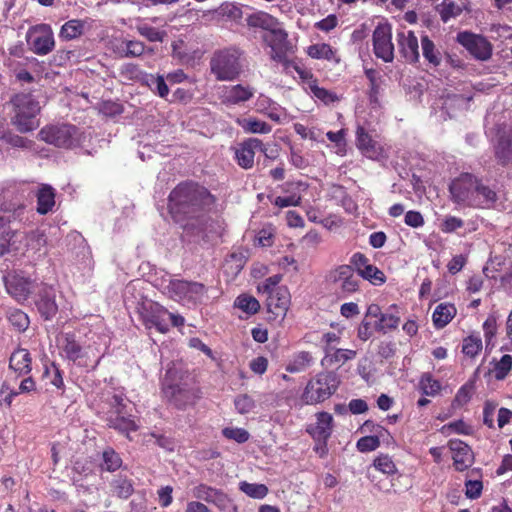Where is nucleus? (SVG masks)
I'll return each mask as SVG.
<instances>
[{
    "label": "nucleus",
    "instance_id": "f257e3e1",
    "mask_svg": "<svg viewBox=\"0 0 512 512\" xmlns=\"http://www.w3.org/2000/svg\"><path fill=\"white\" fill-rule=\"evenodd\" d=\"M217 198L204 185L186 180L178 183L168 196V211L176 223L184 227L188 220H198L210 212Z\"/></svg>",
    "mask_w": 512,
    "mask_h": 512
},
{
    "label": "nucleus",
    "instance_id": "f03ea898",
    "mask_svg": "<svg viewBox=\"0 0 512 512\" xmlns=\"http://www.w3.org/2000/svg\"><path fill=\"white\" fill-rule=\"evenodd\" d=\"M162 393L167 401L177 409L194 405L200 398V390L194 378L176 368L166 371L162 382Z\"/></svg>",
    "mask_w": 512,
    "mask_h": 512
},
{
    "label": "nucleus",
    "instance_id": "7ed1b4c3",
    "mask_svg": "<svg viewBox=\"0 0 512 512\" xmlns=\"http://www.w3.org/2000/svg\"><path fill=\"white\" fill-rule=\"evenodd\" d=\"M60 349L65 359L89 371L96 370L104 357L98 345L94 343L82 346L74 333H65L62 336Z\"/></svg>",
    "mask_w": 512,
    "mask_h": 512
},
{
    "label": "nucleus",
    "instance_id": "20e7f679",
    "mask_svg": "<svg viewBox=\"0 0 512 512\" xmlns=\"http://www.w3.org/2000/svg\"><path fill=\"white\" fill-rule=\"evenodd\" d=\"M341 384L340 376L334 371H321L310 378L301 394L306 405H316L331 398Z\"/></svg>",
    "mask_w": 512,
    "mask_h": 512
},
{
    "label": "nucleus",
    "instance_id": "39448f33",
    "mask_svg": "<svg viewBox=\"0 0 512 512\" xmlns=\"http://www.w3.org/2000/svg\"><path fill=\"white\" fill-rule=\"evenodd\" d=\"M281 280L282 276L276 274L266 278L257 286L258 293L266 296L267 311L274 316V319H283L291 302L288 288L279 285Z\"/></svg>",
    "mask_w": 512,
    "mask_h": 512
},
{
    "label": "nucleus",
    "instance_id": "423d86ee",
    "mask_svg": "<svg viewBox=\"0 0 512 512\" xmlns=\"http://www.w3.org/2000/svg\"><path fill=\"white\" fill-rule=\"evenodd\" d=\"M38 137L44 142L59 148L72 149L84 142V133L72 124L47 125L43 127Z\"/></svg>",
    "mask_w": 512,
    "mask_h": 512
},
{
    "label": "nucleus",
    "instance_id": "0eeeda50",
    "mask_svg": "<svg viewBox=\"0 0 512 512\" xmlns=\"http://www.w3.org/2000/svg\"><path fill=\"white\" fill-rule=\"evenodd\" d=\"M210 70L218 81H232L241 73L240 53L226 48L216 51L210 60Z\"/></svg>",
    "mask_w": 512,
    "mask_h": 512
},
{
    "label": "nucleus",
    "instance_id": "6e6552de",
    "mask_svg": "<svg viewBox=\"0 0 512 512\" xmlns=\"http://www.w3.org/2000/svg\"><path fill=\"white\" fill-rule=\"evenodd\" d=\"M141 316L146 328L154 327L163 334L169 331L170 326L180 327L184 325V318L181 315L173 314L155 302L144 306Z\"/></svg>",
    "mask_w": 512,
    "mask_h": 512
},
{
    "label": "nucleus",
    "instance_id": "1a4fd4ad",
    "mask_svg": "<svg viewBox=\"0 0 512 512\" xmlns=\"http://www.w3.org/2000/svg\"><path fill=\"white\" fill-rule=\"evenodd\" d=\"M207 292V287L196 281L173 279L167 286V293L171 299L193 305L202 303Z\"/></svg>",
    "mask_w": 512,
    "mask_h": 512
},
{
    "label": "nucleus",
    "instance_id": "9d476101",
    "mask_svg": "<svg viewBox=\"0 0 512 512\" xmlns=\"http://www.w3.org/2000/svg\"><path fill=\"white\" fill-rule=\"evenodd\" d=\"M325 281L344 295H350L359 290L360 280L350 264H342L329 270Z\"/></svg>",
    "mask_w": 512,
    "mask_h": 512
},
{
    "label": "nucleus",
    "instance_id": "9b49d317",
    "mask_svg": "<svg viewBox=\"0 0 512 512\" xmlns=\"http://www.w3.org/2000/svg\"><path fill=\"white\" fill-rule=\"evenodd\" d=\"M478 177L471 173H461L449 185L451 200L457 205L471 207L474 204V194Z\"/></svg>",
    "mask_w": 512,
    "mask_h": 512
},
{
    "label": "nucleus",
    "instance_id": "f8f14e48",
    "mask_svg": "<svg viewBox=\"0 0 512 512\" xmlns=\"http://www.w3.org/2000/svg\"><path fill=\"white\" fill-rule=\"evenodd\" d=\"M456 41L478 61L485 62L492 57L493 45L481 34H476L471 31H461L457 34Z\"/></svg>",
    "mask_w": 512,
    "mask_h": 512
},
{
    "label": "nucleus",
    "instance_id": "ddd939ff",
    "mask_svg": "<svg viewBox=\"0 0 512 512\" xmlns=\"http://www.w3.org/2000/svg\"><path fill=\"white\" fill-rule=\"evenodd\" d=\"M374 55L385 63L394 60V44L392 42V27L389 23H379L372 35Z\"/></svg>",
    "mask_w": 512,
    "mask_h": 512
},
{
    "label": "nucleus",
    "instance_id": "4468645a",
    "mask_svg": "<svg viewBox=\"0 0 512 512\" xmlns=\"http://www.w3.org/2000/svg\"><path fill=\"white\" fill-rule=\"evenodd\" d=\"M14 116L13 125L20 132L32 130V94L19 93L11 99Z\"/></svg>",
    "mask_w": 512,
    "mask_h": 512
},
{
    "label": "nucleus",
    "instance_id": "2eb2a0df",
    "mask_svg": "<svg viewBox=\"0 0 512 512\" xmlns=\"http://www.w3.org/2000/svg\"><path fill=\"white\" fill-rule=\"evenodd\" d=\"M350 265L357 272L358 278L361 277L375 286H380L386 282L384 272L372 265L369 258L361 252H356L351 256Z\"/></svg>",
    "mask_w": 512,
    "mask_h": 512
},
{
    "label": "nucleus",
    "instance_id": "dca6fc26",
    "mask_svg": "<svg viewBox=\"0 0 512 512\" xmlns=\"http://www.w3.org/2000/svg\"><path fill=\"white\" fill-rule=\"evenodd\" d=\"M266 152L263 142L258 138H249L235 147V160L237 164L245 169H251L254 165L255 151Z\"/></svg>",
    "mask_w": 512,
    "mask_h": 512
},
{
    "label": "nucleus",
    "instance_id": "f3484780",
    "mask_svg": "<svg viewBox=\"0 0 512 512\" xmlns=\"http://www.w3.org/2000/svg\"><path fill=\"white\" fill-rule=\"evenodd\" d=\"M448 447L452 451L453 466L457 471H465L474 463L472 449L459 439H451Z\"/></svg>",
    "mask_w": 512,
    "mask_h": 512
},
{
    "label": "nucleus",
    "instance_id": "a211bd4d",
    "mask_svg": "<svg viewBox=\"0 0 512 512\" xmlns=\"http://www.w3.org/2000/svg\"><path fill=\"white\" fill-rule=\"evenodd\" d=\"M263 40L271 49V59L280 58L283 53L293 52V47L288 40V33L280 26L267 33Z\"/></svg>",
    "mask_w": 512,
    "mask_h": 512
},
{
    "label": "nucleus",
    "instance_id": "6ab92c4d",
    "mask_svg": "<svg viewBox=\"0 0 512 512\" xmlns=\"http://www.w3.org/2000/svg\"><path fill=\"white\" fill-rule=\"evenodd\" d=\"M397 44L399 52L409 63H417L420 58L418 39L414 32L399 31L397 32Z\"/></svg>",
    "mask_w": 512,
    "mask_h": 512
},
{
    "label": "nucleus",
    "instance_id": "aec40b11",
    "mask_svg": "<svg viewBox=\"0 0 512 512\" xmlns=\"http://www.w3.org/2000/svg\"><path fill=\"white\" fill-rule=\"evenodd\" d=\"M316 422L308 425L306 431L314 440H329L332 435L334 418L332 414L321 411L315 414Z\"/></svg>",
    "mask_w": 512,
    "mask_h": 512
},
{
    "label": "nucleus",
    "instance_id": "412c9836",
    "mask_svg": "<svg viewBox=\"0 0 512 512\" xmlns=\"http://www.w3.org/2000/svg\"><path fill=\"white\" fill-rule=\"evenodd\" d=\"M55 47L52 28L48 24L34 26V54L46 55Z\"/></svg>",
    "mask_w": 512,
    "mask_h": 512
},
{
    "label": "nucleus",
    "instance_id": "4be33fe9",
    "mask_svg": "<svg viewBox=\"0 0 512 512\" xmlns=\"http://www.w3.org/2000/svg\"><path fill=\"white\" fill-rule=\"evenodd\" d=\"M107 426L125 435L130 439L129 434L138 430L139 426L132 415L127 413L119 414V412H107Z\"/></svg>",
    "mask_w": 512,
    "mask_h": 512
},
{
    "label": "nucleus",
    "instance_id": "5701e85b",
    "mask_svg": "<svg viewBox=\"0 0 512 512\" xmlns=\"http://www.w3.org/2000/svg\"><path fill=\"white\" fill-rule=\"evenodd\" d=\"M39 299L35 302L38 312L44 320H51L58 311L55 293L51 287H42L38 291Z\"/></svg>",
    "mask_w": 512,
    "mask_h": 512
},
{
    "label": "nucleus",
    "instance_id": "b1692460",
    "mask_svg": "<svg viewBox=\"0 0 512 512\" xmlns=\"http://www.w3.org/2000/svg\"><path fill=\"white\" fill-rule=\"evenodd\" d=\"M193 497L203 500L207 503H213L217 506L225 505L228 501L227 495L220 489L211 487L207 484H198L192 489Z\"/></svg>",
    "mask_w": 512,
    "mask_h": 512
},
{
    "label": "nucleus",
    "instance_id": "393cba45",
    "mask_svg": "<svg viewBox=\"0 0 512 512\" xmlns=\"http://www.w3.org/2000/svg\"><path fill=\"white\" fill-rule=\"evenodd\" d=\"M254 96V89L241 84L226 87L222 102L226 105H239L249 101Z\"/></svg>",
    "mask_w": 512,
    "mask_h": 512
},
{
    "label": "nucleus",
    "instance_id": "a878e982",
    "mask_svg": "<svg viewBox=\"0 0 512 512\" xmlns=\"http://www.w3.org/2000/svg\"><path fill=\"white\" fill-rule=\"evenodd\" d=\"M37 212L46 215L53 211L56 204V190L49 184H41L36 192Z\"/></svg>",
    "mask_w": 512,
    "mask_h": 512
},
{
    "label": "nucleus",
    "instance_id": "bb28decb",
    "mask_svg": "<svg viewBox=\"0 0 512 512\" xmlns=\"http://www.w3.org/2000/svg\"><path fill=\"white\" fill-rule=\"evenodd\" d=\"M306 53L309 57L316 60H326L333 65H338L341 62V57L337 49L333 48L328 43H317L310 45Z\"/></svg>",
    "mask_w": 512,
    "mask_h": 512
},
{
    "label": "nucleus",
    "instance_id": "cd10ccee",
    "mask_svg": "<svg viewBox=\"0 0 512 512\" xmlns=\"http://www.w3.org/2000/svg\"><path fill=\"white\" fill-rule=\"evenodd\" d=\"M399 324L400 316L398 306L396 304H392L386 312H383L380 315V319L374 322V329L377 332L386 334L397 329Z\"/></svg>",
    "mask_w": 512,
    "mask_h": 512
},
{
    "label": "nucleus",
    "instance_id": "c85d7f7f",
    "mask_svg": "<svg viewBox=\"0 0 512 512\" xmlns=\"http://www.w3.org/2000/svg\"><path fill=\"white\" fill-rule=\"evenodd\" d=\"M315 362L314 356L309 351L295 352L285 366V370L289 373H301L307 371Z\"/></svg>",
    "mask_w": 512,
    "mask_h": 512
},
{
    "label": "nucleus",
    "instance_id": "c756f323",
    "mask_svg": "<svg viewBox=\"0 0 512 512\" xmlns=\"http://www.w3.org/2000/svg\"><path fill=\"white\" fill-rule=\"evenodd\" d=\"M457 309L454 304L440 303L436 306L433 314L432 321L436 329H442L447 326L451 320L456 316Z\"/></svg>",
    "mask_w": 512,
    "mask_h": 512
},
{
    "label": "nucleus",
    "instance_id": "7c9ffc66",
    "mask_svg": "<svg viewBox=\"0 0 512 512\" xmlns=\"http://www.w3.org/2000/svg\"><path fill=\"white\" fill-rule=\"evenodd\" d=\"M356 351L352 349H333L326 351V354L321 360L323 367L341 366L349 360L356 357Z\"/></svg>",
    "mask_w": 512,
    "mask_h": 512
},
{
    "label": "nucleus",
    "instance_id": "2f4dec72",
    "mask_svg": "<svg viewBox=\"0 0 512 512\" xmlns=\"http://www.w3.org/2000/svg\"><path fill=\"white\" fill-rule=\"evenodd\" d=\"M474 196V204H471L473 208H489L491 207L497 200V195L494 190H492L489 186L484 185L482 180L478 178L477 188L475 189Z\"/></svg>",
    "mask_w": 512,
    "mask_h": 512
},
{
    "label": "nucleus",
    "instance_id": "473e14b6",
    "mask_svg": "<svg viewBox=\"0 0 512 512\" xmlns=\"http://www.w3.org/2000/svg\"><path fill=\"white\" fill-rule=\"evenodd\" d=\"M246 22L249 27L261 28L266 30L268 33L274 30L277 26H280V22L277 18L263 11H258L249 15L246 18Z\"/></svg>",
    "mask_w": 512,
    "mask_h": 512
},
{
    "label": "nucleus",
    "instance_id": "72a5a7b5",
    "mask_svg": "<svg viewBox=\"0 0 512 512\" xmlns=\"http://www.w3.org/2000/svg\"><path fill=\"white\" fill-rule=\"evenodd\" d=\"M495 157L499 164L506 166L512 163V135L502 134L495 146Z\"/></svg>",
    "mask_w": 512,
    "mask_h": 512
},
{
    "label": "nucleus",
    "instance_id": "f704fd0d",
    "mask_svg": "<svg viewBox=\"0 0 512 512\" xmlns=\"http://www.w3.org/2000/svg\"><path fill=\"white\" fill-rule=\"evenodd\" d=\"M356 143L358 149L368 157H373L378 154V144L372 136L359 126L356 130Z\"/></svg>",
    "mask_w": 512,
    "mask_h": 512
},
{
    "label": "nucleus",
    "instance_id": "c9c22d12",
    "mask_svg": "<svg viewBox=\"0 0 512 512\" xmlns=\"http://www.w3.org/2000/svg\"><path fill=\"white\" fill-rule=\"evenodd\" d=\"M6 287L9 294L18 301L27 300L31 293V284L24 278L14 277L6 283Z\"/></svg>",
    "mask_w": 512,
    "mask_h": 512
},
{
    "label": "nucleus",
    "instance_id": "e433bc0d",
    "mask_svg": "<svg viewBox=\"0 0 512 512\" xmlns=\"http://www.w3.org/2000/svg\"><path fill=\"white\" fill-rule=\"evenodd\" d=\"M31 358L27 349H18L12 353L9 367L19 375L30 371Z\"/></svg>",
    "mask_w": 512,
    "mask_h": 512
},
{
    "label": "nucleus",
    "instance_id": "4c0bfd02",
    "mask_svg": "<svg viewBox=\"0 0 512 512\" xmlns=\"http://www.w3.org/2000/svg\"><path fill=\"white\" fill-rule=\"evenodd\" d=\"M468 475L471 479L465 481V495L469 499H478L483 490L481 470L472 469Z\"/></svg>",
    "mask_w": 512,
    "mask_h": 512
},
{
    "label": "nucleus",
    "instance_id": "58836bf2",
    "mask_svg": "<svg viewBox=\"0 0 512 512\" xmlns=\"http://www.w3.org/2000/svg\"><path fill=\"white\" fill-rule=\"evenodd\" d=\"M206 13L215 15L218 19L237 21L242 18L241 8L230 2L222 3L218 8L209 10Z\"/></svg>",
    "mask_w": 512,
    "mask_h": 512
},
{
    "label": "nucleus",
    "instance_id": "ea45409f",
    "mask_svg": "<svg viewBox=\"0 0 512 512\" xmlns=\"http://www.w3.org/2000/svg\"><path fill=\"white\" fill-rule=\"evenodd\" d=\"M237 124L246 133L268 134L272 130V126L269 123L253 117L238 119Z\"/></svg>",
    "mask_w": 512,
    "mask_h": 512
},
{
    "label": "nucleus",
    "instance_id": "a19ab883",
    "mask_svg": "<svg viewBox=\"0 0 512 512\" xmlns=\"http://www.w3.org/2000/svg\"><path fill=\"white\" fill-rule=\"evenodd\" d=\"M421 49L424 59L430 65L437 67L441 64V53L428 35H423L421 37Z\"/></svg>",
    "mask_w": 512,
    "mask_h": 512
},
{
    "label": "nucleus",
    "instance_id": "79ce46f5",
    "mask_svg": "<svg viewBox=\"0 0 512 512\" xmlns=\"http://www.w3.org/2000/svg\"><path fill=\"white\" fill-rule=\"evenodd\" d=\"M234 308L240 309L247 316L254 315L260 310L259 301L252 295L243 293L236 297L233 304Z\"/></svg>",
    "mask_w": 512,
    "mask_h": 512
},
{
    "label": "nucleus",
    "instance_id": "37998d69",
    "mask_svg": "<svg viewBox=\"0 0 512 512\" xmlns=\"http://www.w3.org/2000/svg\"><path fill=\"white\" fill-rule=\"evenodd\" d=\"M142 82L146 84L151 91L160 96L161 98H165L169 94V88L164 80L163 76L153 75V74H143Z\"/></svg>",
    "mask_w": 512,
    "mask_h": 512
},
{
    "label": "nucleus",
    "instance_id": "c03bdc74",
    "mask_svg": "<svg viewBox=\"0 0 512 512\" xmlns=\"http://www.w3.org/2000/svg\"><path fill=\"white\" fill-rule=\"evenodd\" d=\"M84 22L79 19H72L62 25L59 37L64 40H72L83 34Z\"/></svg>",
    "mask_w": 512,
    "mask_h": 512
},
{
    "label": "nucleus",
    "instance_id": "a18cd8bd",
    "mask_svg": "<svg viewBox=\"0 0 512 512\" xmlns=\"http://www.w3.org/2000/svg\"><path fill=\"white\" fill-rule=\"evenodd\" d=\"M437 11L440 15V19L444 23H447L449 20L460 16L463 12V9L453 0H443L441 4L438 5Z\"/></svg>",
    "mask_w": 512,
    "mask_h": 512
},
{
    "label": "nucleus",
    "instance_id": "49530a36",
    "mask_svg": "<svg viewBox=\"0 0 512 512\" xmlns=\"http://www.w3.org/2000/svg\"><path fill=\"white\" fill-rule=\"evenodd\" d=\"M419 389L422 394L434 397L440 393L442 386L430 373H424L419 380Z\"/></svg>",
    "mask_w": 512,
    "mask_h": 512
},
{
    "label": "nucleus",
    "instance_id": "de8ad7c7",
    "mask_svg": "<svg viewBox=\"0 0 512 512\" xmlns=\"http://www.w3.org/2000/svg\"><path fill=\"white\" fill-rule=\"evenodd\" d=\"M102 460L101 468L108 472H114L122 465L120 455L111 447H107L103 450Z\"/></svg>",
    "mask_w": 512,
    "mask_h": 512
},
{
    "label": "nucleus",
    "instance_id": "09e8293b",
    "mask_svg": "<svg viewBox=\"0 0 512 512\" xmlns=\"http://www.w3.org/2000/svg\"><path fill=\"white\" fill-rule=\"evenodd\" d=\"M482 350V339L479 335H469L463 339L462 353L470 358H475Z\"/></svg>",
    "mask_w": 512,
    "mask_h": 512
},
{
    "label": "nucleus",
    "instance_id": "8fccbe9b",
    "mask_svg": "<svg viewBox=\"0 0 512 512\" xmlns=\"http://www.w3.org/2000/svg\"><path fill=\"white\" fill-rule=\"evenodd\" d=\"M239 489L253 499H263L269 492V489L265 484L248 483L246 481L239 483Z\"/></svg>",
    "mask_w": 512,
    "mask_h": 512
},
{
    "label": "nucleus",
    "instance_id": "3c124183",
    "mask_svg": "<svg viewBox=\"0 0 512 512\" xmlns=\"http://www.w3.org/2000/svg\"><path fill=\"white\" fill-rule=\"evenodd\" d=\"M512 369V356L504 354L500 360L494 362L492 373L498 381L504 380Z\"/></svg>",
    "mask_w": 512,
    "mask_h": 512
},
{
    "label": "nucleus",
    "instance_id": "603ef678",
    "mask_svg": "<svg viewBox=\"0 0 512 512\" xmlns=\"http://www.w3.org/2000/svg\"><path fill=\"white\" fill-rule=\"evenodd\" d=\"M22 234L16 231H7L0 236V255L4 256L12 251L19 249L16 246V240L21 237Z\"/></svg>",
    "mask_w": 512,
    "mask_h": 512
},
{
    "label": "nucleus",
    "instance_id": "864d4df0",
    "mask_svg": "<svg viewBox=\"0 0 512 512\" xmlns=\"http://www.w3.org/2000/svg\"><path fill=\"white\" fill-rule=\"evenodd\" d=\"M43 378L57 389L64 388L62 372L55 363H51L49 366L45 367Z\"/></svg>",
    "mask_w": 512,
    "mask_h": 512
},
{
    "label": "nucleus",
    "instance_id": "5fc2aeb1",
    "mask_svg": "<svg viewBox=\"0 0 512 512\" xmlns=\"http://www.w3.org/2000/svg\"><path fill=\"white\" fill-rule=\"evenodd\" d=\"M112 486H113L114 493L119 498H122V499L129 498L134 492V487H133L132 481L127 478L118 477L117 479H115L113 481Z\"/></svg>",
    "mask_w": 512,
    "mask_h": 512
},
{
    "label": "nucleus",
    "instance_id": "6e6d98bb",
    "mask_svg": "<svg viewBox=\"0 0 512 512\" xmlns=\"http://www.w3.org/2000/svg\"><path fill=\"white\" fill-rule=\"evenodd\" d=\"M309 91L317 100L323 102L326 105L334 103L339 100L336 93L326 88L320 87L318 85V81L314 85H311Z\"/></svg>",
    "mask_w": 512,
    "mask_h": 512
},
{
    "label": "nucleus",
    "instance_id": "4d7b16f0",
    "mask_svg": "<svg viewBox=\"0 0 512 512\" xmlns=\"http://www.w3.org/2000/svg\"><path fill=\"white\" fill-rule=\"evenodd\" d=\"M374 467L387 475H393L396 473L397 468L392 458L387 454H380L373 461Z\"/></svg>",
    "mask_w": 512,
    "mask_h": 512
},
{
    "label": "nucleus",
    "instance_id": "13d9d810",
    "mask_svg": "<svg viewBox=\"0 0 512 512\" xmlns=\"http://www.w3.org/2000/svg\"><path fill=\"white\" fill-rule=\"evenodd\" d=\"M126 401H127V399H126L124 392H119V393L114 392L108 400V404L110 407L108 412H119V414L127 413L126 412V408H127Z\"/></svg>",
    "mask_w": 512,
    "mask_h": 512
},
{
    "label": "nucleus",
    "instance_id": "bf43d9fd",
    "mask_svg": "<svg viewBox=\"0 0 512 512\" xmlns=\"http://www.w3.org/2000/svg\"><path fill=\"white\" fill-rule=\"evenodd\" d=\"M10 56L13 59H10V66H21L26 65L29 61V57L24 56L25 53V45L23 42H19L18 44L13 45L10 49Z\"/></svg>",
    "mask_w": 512,
    "mask_h": 512
},
{
    "label": "nucleus",
    "instance_id": "052dcab7",
    "mask_svg": "<svg viewBox=\"0 0 512 512\" xmlns=\"http://www.w3.org/2000/svg\"><path fill=\"white\" fill-rule=\"evenodd\" d=\"M137 31L150 42H162L165 36V32L146 24L137 26Z\"/></svg>",
    "mask_w": 512,
    "mask_h": 512
},
{
    "label": "nucleus",
    "instance_id": "680f3d73",
    "mask_svg": "<svg viewBox=\"0 0 512 512\" xmlns=\"http://www.w3.org/2000/svg\"><path fill=\"white\" fill-rule=\"evenodd\" d=\"M464 227V221L456 216H446L439 228L443 233L450 234Z\"/></svg>",
    "mask_w": 512,
    "mask_h": 512
},
{
    "label": "nucleus",
    "instance_id": "e2e57ef3",
    "mask_svg": "<svg viewBox=\"0 0 512 512\" xmlns=\"http://www.w3.org/2000/svg\"><path fill=\"white\" fill-rule=\"evenodd\" d=\"M9 322L19 331H24L29 326V317L21 310H14L10 313Z\"/></svg>",
    "mask_w": 512,
    "mask_h": 512
},
{
    "label": "nucleus",
    "instance_id": "0e129e2a",
    "mask_svg": "<svg viewBox=\"0 0 512 512\" xmlns=\"http://www.w3.org/2000/svg\"><path fill=\"white\" fill-rule=\"evenodd\" d=\"M234 405L238 413L247 414L255 408V401L248 394H241L235 398Z\"/></svg>",
    "mask_w": 512,
    "mask_h": 512
},
{
    "label": "nucleus",
    "instance_id": "69168bd1",
    "mask_svg": "<svg viewBox=\"0 0 512 512\" xmlns=\"http://www.w3.org/2000/svg\"><path fill=\"white\" fill-rule=\"evenodd\" d=\"M222 434L225 438L234 440L237 443H245L250 437L249 432L244 428L226 427L222 430Z\"/></svg>",
    "mask_w": 512,
    "mask_h": 512
},
{
    "label": "nucleus",
    "instance_id": "338daca9",
    "mask_svg": "<svg viewBox=\"0 0 512 512\" xmlns=\"http://www.w3.org/2000/svg\"><path fill=\"white\" fill-rule=\"evenodd\" d=\"M379 446L380 439L378 436H364L356 443V447L360 452H371L376 450Z\"/></svg>",
    "mask_w": 512,
    "mask_h": 512
},
{
    "label": "nucleus",
    "instance_id": "774afa93",
    "mask_svg": "<svg viewBox=\"0 0 512 512\" xmlns=\"http://www.w3.org/2000/svg\"><path fill=\"white\" fill-rule=\"evenodd\" d=\"M442 431H450L461 435H470L472 427L465 423L462 419L450 422L442 427Z\"/></svg>",
    "mask_w": 512,
    "mask_h": 512
}]
</instances>
